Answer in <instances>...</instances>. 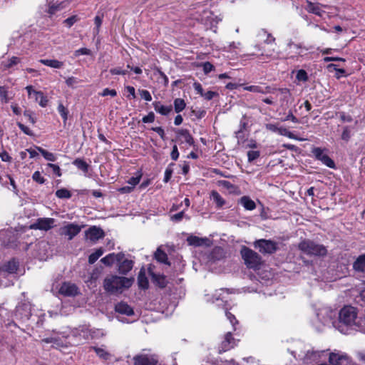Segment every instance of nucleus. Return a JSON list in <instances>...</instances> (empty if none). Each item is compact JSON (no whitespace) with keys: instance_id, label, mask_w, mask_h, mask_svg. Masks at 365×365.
I'll use <instances>...</instances> for the list:
<instances>
[{"instance_id":"obj_46","label":"nucleus","mask_w":365,"mask_h":365,"mask_svg":"<svg viewBox=\"0 0 365 365\" xmlns=\"http://www.w3.org/2000/svg\"><path fill=\"white\" fill-rule=\"evenodd\" d=\"M32 179L39 184H43L45 182V179L41 176V173L39 171H35L32 175Z\"/></svg>"},{"instance_id":"obj_42","label":"nucleus","mask_w":365,"mask_h":365,"mask_svg":"<svg viewBox=\"0 0 365 365\" xmlns=\"http://www.w3.org/2000/svg\"><path fill=\"white\" fill-rule=\"evenodd\" d=\"M58 111L60 113L61 116L63 118L64 123L67 120L68 118V110L67 109L63 106V104H59L58 106Z\"/></svg>"},{"instance_id":"obj_32","label":"nucleus","mask_w":365,"mask_h":365,"mask_svg":"<svg viewBox=\"0 0 365 365\" xmlns=\"http://www.w3.org/2000/svg\"><path fill=\"white\" fill-rule=\"evenodd\" d=\"M178 134L180 137H182L185 142H186L190 145L194 144V140L192 135L190 134L189 131L186 129H182L179 130Z\"/></svg>"},{"instance_id":"obj_15","label":"nucleus","mask_w":365,"mask_h":365,"mask_svg":"<svg viewBox=\"0 0 365 365\" xmlns=\"http://www.w3.org/2000/svg\"><path fill=\"white\" fill-rule=\"evenodd\" d=\"M85 234L86 239L93 242L104 237L103 230L96 226L91 227L88 230L86 231Z\"/></svg>"},{"instance_id":"obj_8","label":"nucleus","mask_w":365,"mask_h":365,"mask_svg":"<svg viewBox=\"0 0 365 365\" xmlns=\"http://www.w3.org/2000/svg\"><path fill=\"white\" fill-rule=\"evenodd\" d=\"M81 230V227L77 224L68 223L59 229L60 235L68 237V240H71Z\"/></svg>"},{"instance_id":"obj_53","label":"nucleus","mask_w":365,"mask_h":365,"mask_svg":"<svg viewBox=\"0 0 365 365\" xmlns=\"http://www.w3.org/2000/svg\"><path fill=\"white\" fill-rule=\"evenodd\" d=\"M17 125L25 134L30 136H32L34 135L33 132L29 129V128L24 125L21 123H17Z\"/></svg>"},{"instance_id":"obj_56","label":"nucleus","mask_w":365,"mask_h":365,"mask_svg":"<svg viewBox=\"0 0 365 365\" xmlns=\"http://www.w3.org/2000/svg\"><path fill=\"white\" fill-rule=\"evenodd\" d=\"M155 120V115L153 112H150L147 115L144 116L142 121L144 123H152Z\"/></svg>"},{"instance_id":"obj_24","label":"nucleus","mask_w":365,"mask_h":365,"mask_svg":"<svg viewBox=\"0 0 365 365\" xmlns=\"http://www.w3.org/2000/svg\"><path fill=\"white\" fill-rule=\"evenodd\" d=\"M39 62L53 68H61L63 66V62L56 59H40Z\"/></svg>"},{"instance_id":"obj_38","label":"nucleus","mask_w":365,"mask_h":365,"mask_svg":"<svg viewBox=\"0 0 365 365\" xmlns=\"http://www.w3.org/2000/svg\"><path fill=\"white\" fill-rule=\"evenodd\" d=\"M185 101L182 98H176L174 101V108L176 113L181 112L185 108Z\"/></svg>"},{"instance_id":"obj_1","label":"nucleus","mask_w":365,"mask_h":365,"mask_svg":"<svg viewBox=\"0 0 365 365\" xmlns=\"http://www.w3.org/2000/svg\"><path fill=\"white\" fill-rule=\"evenodd\" d=\"M339 322L353 329H363L362 319H357L356 309L352 306L344 307L339 313Z\"/></svg>"},{"instance_id":"obj_51","label":"nucleus","mask_w":365,"mask_h":365,"mask_svg":"<svg viewBox=\"0 0 365 365\" xmlns=\"http://www.w3.org/2000/svg\"><path fill=\"white\" fill-rule=\"evenodd\" d=\"M101 95L102 96H110L111 97H115L117 95V92L115 89H109L106 88L103 90Z\"/></svg>"},{"instance_id":"obj_11","label":"nucleus","mask_w":365,"mask_h":365,"mask_svg":"<svg viewBox=\"0 0 365 365\" xmlns=\"http://www.w3.org/2000/svg\"><path fill=\"white\" fill-rule=\"evenodd\" d=\"M121 258L117 262L118 272L121 274H127L133 269L134 262L132 259L126 258L124 253Z\"/></svg>"},{"instance_id":"obj_35","label":"nucleus","mask_w":365,"mask_h":365,"mask_svg":"<svg viewBox=\"0 0 365 365\" xmlns=\"http://www.w3.org/2000/svg\"><path fill=\"white\" fill-rule=\"evenodd\" d=\"M205 240L206 239L200 238L196 236H190L187 237L189 245L196 247L202 245Z\"/></svg>"},{"instance_id":"obj_21","label":"nucleus","mask_w":365,"mask_h":365,"mask_svg":"<svg viewBox=\"0 0 365 365\" xmlns=\"http://www.w3.org/2000/svg\"><path fill=\"white\" fill-rule=\"evenodd\" d=\"M353 268L356 272H365V254L359 255L353 264Z\"/></svg>"},{"instance_id":"obj_22","label":"nucleus","mask_w":365,"mask_h":365,"mask_svg":"<svg viewBox=\"0 0 365 365\" xmlns=\"http://www.w3.org/2000/svg\"><path fill=\"white\" fill-rule=\"evenodd\" d=\"M41 341L44 342V343H46V344L51 343L52 344V346L56 348V349H58L60 347H63L64 346H66V343H67V342H63L58 337H48V338H45V339H43L41 340Z\"/></svg>"},{"instance_id":"obj_7","label":"nucleus","mask_w":365,"mask_h":365,"mask_svg":"<svg viewBox=\"0 0 365 365\" xmlns=\"http://www.w3.org/2000/svg\"><path fill=\"white\" fill-rule=\"evenodd\" d=\"M134 365H157L158 357L155 354H140L133 359Z\"/></svg>"},{"instance_id":"obj_58","label":"nucleus","mask_w":365,"mask_h":365,"mask_svg":"<svg viewBox=\"0 0 365 365\" xmlns=\"http://www.w3.org/2000/svg\"><path fill=\"white\" fill-rule=\"evenodd\" d=\"M140 94L141 98H144L147 101H150L152 100V96L150 92L147 90L140 91Z\"/></svg>"},{"instance_id":"obj_41","label":"nucleus","mask_w":365,"mask_h":365,"mask_svg":"<svg viewBox=\"0 0 365 365\" xmlns=\"http://www.w3.org/2000/svg\"><path fill=\"white\" fill-rule=\"evenodd\" d=\"M93 349L95 350L96 354L101 359L104 360H108L110 359V354L106 351L103 348H98V347H94Z\"/></svg>"},{"instance_id":"obj_33","label":"nucleus","mask_w":365,"mask_h":365,"mask_svg":"<svg viewBox=\"0 0 365 365\" xmlns=\"http://www.w3.org/2000/svg\"><path fill=\"white\" fill-rule=\"evenodd\" d=\"M36 149L46 160L51 162H54L56 160V156L55 154L44 150L41 147H36Z\"/></svg>"},{"instance_id":"obj_49","label":"nucleus","mask_w":365,"mask_h":365,"mask_svg":"<svg viewBox=\"0 0 365 365\" xmlns=\"http://www.w3.org/2000/svg\"><path fill=\"white\" fill-rule=\"evenodd\" d=\"M79 20V18L74 15V16H72L68 19H66L65 21H64V24H66V26L68 27H71L76 22H77Z\"/></svg>"},{"instance_id":"obj_2","label":"nucleus","mask_w":365,"mask_h":365,"mask_svg":"<svg viewBox=\"0 0 365 365\" xmlns=\"http://www.w3.org/2000/svg\"><path fill=\"white\" fill-rule=\"evenodd\" d=\"M133 282L131 278L110 275L103 280V288L108 292L115 293L123 288H129Z\"/></svg>"},{"instance_id":"obj_29","label":"nucleus","mask_w":365,"mask_h":365,"mask_svg":"<svg viewBox=\"0 0 365 365\" xmlns=\"http://www.w3.org/2000/svg\"><path fill=\"white\" fill-rule=\"evenodd\" d=\"M211 198L216 204L217 208H221L225 204V200L217 191H212L211 192Z\"/></svg>"},{"instance_id":"obj_44","label":"nucleus","mask_w":365,"mask_h":365,"mask_svg":"<svg viewBox=\"0 0 365 365\" xmlns=\"http://www.w3.org/2000/svg\"><path fill=\"white\" fill-rule=\"evenodd\" d=\"M103 21V15H97L94 19V23L96 25V28H94L93 31L95 34H98L99 32V28L101 26Z\"/></svg>"},{"instance_id":"obj_57","label":"nucleus","mask_w":365,"mask_h":365,"mask_svg":"<svg viewBox=\"0 0 365 365\" xmlns=\"http://www.w3.org/2000/svg\"><path fill=\"white\" fill-rule=\"evenodd\" d=\"M140 178V175L132 177L128 180V182L131 185V187H133V188H134V187L139 183Z\"/></svg>"},{"instance_id":"obj_31","label":"nucleus","mask_w":365,"mask_h":365,"mask_svg":"<svg viewBox=\"0 0 365 365\" xmlns=\"http://www.w3.org/2000/svg\"><path fill=\"white\" fill-rule=\"evenodd\" d=\"M155 258L160 262L168 264L167 254L160 247L155 252Z\"/></svg>"},{"instance_id":"obj_62","label":"nucleus","mask_w":365,"mask_h":365,"mask_svg":"<svg viewBox=\"0 0 365 365\" xmlns=\"http://www.w3.org/2000/svg\"><path fill=\"white\" fill-rule=\"evenodd\" d=\"M171 158L173 160H177L179 157V152L177 148V145H174L173 148V150L170 153Z\"/></svg>"},{"instance_id":"obj_59","label":"nucleus","mask_w":365,"mask_h":365,"mask_svg":"<svg viewBox=\"0 0 365 365\" xmlns=\"http://www.w3.org/2000/svg\"><path fill=\"white\" fill-rule=\"evenodd\" d=\"M110 73L112 75H125L127 72L125 70H122L120 68H113L110 70Z\"/></svg>"},{"instance_id":"obj_23","label":"nucleus","mask_w":365,"mask_h":365,"mask_svg":"<svg viewBox=\"0 0 365 365\" xmlns=\"http://www.w3.org/2000/svg\"><path fill=\"white\" fill-rule=\"evenodd\" d=\"M155 110L161 115H167L172 111L171 106H165L159 101H155L153 103Z\"/></svg>"},{"instance_id":"obj_54","label":"nucleus","mask_w":365,"mask_h":365,"mask_svg":"<svg viewBox=\"0 0 365 365\" xmlns=\"http://www.w3.org/2000/svg\"><path fill=\"white\" fill-rule=\"evenodd\" d=\"M47 166L51 168L53 172L56 174L58 177L61 176V171L60 167L58 165L53 163H48Z\"/></svg>"},{"instance_id":"obj_16","label":"nucleus","mask_w":365,"mask_h":365,"mask_svg":"<svg viewBox=\"0 0 365 365\" xmlns=\"http://www.w3.org/2000/svg\"><path fill=\"white\" fill-rule=\"evenodd\" d=\"M94 331H91V330H88V329L85 327H82L79 329H76V331H73L72 336L73 337L78 338L76 342L78 344H82L85 341L89 339L91 336V338L93 337V334Z\"/></svg>"},{"instance_id":"obj_9","label":"nucleus","mask_w":365,"mask_h":365,"mask_svg":"<svg viewBox=\"0 0 365 365\" xmlns=\"http://www.w3.org/2000/svg\"><path fill=\"white\" fill-rule=\"evenodd\" d=\"M329 361L331 365H351L346 354L336 351L330 353Z\"/></svg>"},{"instance_id":"obj_4","label":"nucleus","mask_w":365,"mask_h":365,"mask_svg":"<svg viewBox=\"0 0 365 365\" xmlns=\"http://www.w3.org/2000/svg\"><path fill=\"white\" fill-rule=\"evenodd\" d=\"M299 249L308 255L325 256L327 253L326 247L322 245L315 243L309 240L302 241L299 245Z\"/></svg>"},{"instance_id":"obj_37","label":"nucleus","mask_w":365,"mask_h":365,"mask_svg":"<svg viewBox=\"0 0 365 365\" xmlns=\"http://www.w3.org/2000/svg\"><path fill=\"white\" fill-rule=\"evenodd\" d=\"M103 254V250L102 248L98 249L95 252L89 255L88 262L91 264L95 263Z\"/></svg>"},{"instance_id":"obj_13","label":"nucleus","mask_w":365,"mask_h":365,"mask_svg":"<svg viewBox=\"0 0 365 365\" xmlns=\"http://www.w3.org/2000/svg\"><path fill=\"white\" fill-rule=\"evenodd\" d=\"M315 158L322 161L323 164L330 168H333L335 166L334 162L319 148H315L312 151Z\"/></svg>"},{"instance_id":"obj_26","label":"nucleus","mask_w":365,"mask_h":365,"mask_svg":"<svg viewBox=\"0 0 365 365\" xmlns=\"http://www.w3.org/2000/svg\"><path fill=\"white\" fill-rule=\"evenodd\" d=\"M240 203L247 210H253L256 208L255 202L248 196H243L240 199Z\"/></svg>"},{"instance_id":"obj_52","label":"nucleus","mask_w":365,"mask_h":365,"mask_svg":"<svg viewBox=\"0 0 365 365\" xmlns=\"http://www.w3.org/2000/svg\"><path fill=\"white\" fill-rule=\"evenodd\" d=\"M19 62H20L19 58H18L16 56H13L8 61V63L5 65V66L6 68H11L13 66L18 64Z\"/></svg>"},{"instance_id":"obj_45","label":"nucleus","mask_w":365,"mask_h":365,"mask_svg":"<svg viewBox=\"0 0 365 365\" xmlns=\"http://www.w3.org/2000/svg\"><path fill=\"white\" fill-rule=\"evenodd\" d=\"M351 130L348 126L344 128L341 133V139L346 142L349 141L351 138Z\"/></svg>"},{"instance_id":"obj_28","label":"nucleus","mask_w":365,"mask_h":365,"mask_svg":"<svg viewBox=\"0 0 365 365\" xmlns=\"http://www.w3.org/2000/svg\"><path fill=\"white\" fill-rule=\"evenodd\" d=\"M29 309V306L26 304L18 307L16 309V315H19L24 320H27L31 317V314Z\"/></svg>"},{"instance_id":"obj_64","label":"nucleus","mask_w":365,"mask_h":365,"mask_svg":"<svg viewBox=\"0 0 365 365\" xmlns=\"http://www.w3.org/2000/svg\"><path fill=\"white\" fill-rule=\"evenodd\" d=\"M339 117H340V119L343 122H351L352 121L351 116L349 115H346L344 112H341L339 113Z\"/></svg>"},{"instance_id":"obj_50","label":"nucleus","mask_w":365,"mask_h":365,"mask_svg":"<svg viewBox=\"0 0 365 365\" xmlns=\"http://www.w3.org/2000/svg\"><path fill=\"white\" fill-rule=\"evenodd\" d=\"M91 51L90 49L86 48H79V49L75 51L74 56L76 57H77L80 55H91Z\"/></svg>"},{"instance_id":"obj_5","label":"nucleus","mask_w":365,"mask_h":365,"mask_svg":"<svg viewBox=\"0 0 365 365\" xmlns=\"http://www.w3.org/2000/svg\"><path fill=\"white\" fill-rule=\"evenodd\" d=\"M255 47L261 52L260 56L268 58H276L279 53L277 51V44L275 38H271L269 42L265 43L263 46L256 44Z\"/></svg>"},{"instance_id":"obj_60","label":"nucleus","mask_w":365,"mask_h":365,"mask_svg":"<svg viewBox=\"0 0 365 365\" xmlns=\"http://www.w3.org/2000/svg\"><path fill=\"white\" fill-rule=\"evenodd\" d=\"M278 91L283 96L282 100L286 101L287 98L290 96V92L288 88H279Z\"/></svg>"},{"instance_id":"obj_20","label":"nucleus","mask_w":365,"mask_h":365,"mask_svg":"<svg viewBox=\"0 0 365 365\" xmlns=\"http://www.w3.org/2000/svg\"><path fill=\"white\" fill-rule=\"evenodd\" d=\"M115 309L117 312L127 316H131L134 313L133 309L124 302H120L116 304Z\"/></svg>"},{"instance_id":"obj_3","label":"nucleus","mask_w":365,"mask_h":365,"mask_svg":"<svg viewBox=\"0 0 365 365\" xmlns=\"http://www.w3.org/2000/svg\"><path fill=\"white\" fill-rule=\"evenodd\" d=\"M240 255L247 267L253 269L259 268L262 260L258 253L246 246H242L240 250Z\"/></svg>"},{"instance_id":"obj_61","label":"nucleus","mask_w":365,"mask_h":365,"mask_svg":"<svg viewBox=\"0 0 365 365\" xmlns=\"http://www.w3.org/2000/svg\"><path fill=\"white\" fill-rule=\"evenodd\" d=\"M202 66H203V71L205 73H210L214 68L213 65L212 63H210V62L204 63Z\"/></svg>"},{"instance_id":"obj_14","label":"nucleus","mask_w":365,"mask_h":365,"mask_svg":"<svg viewBox=\"0 0 365 365\" xmlns=\"http://www.w3.org/2000/svg\"><path fill=\"white\" fill-rule=\"evenodd\" d=\"M26 89L30 97L34 98L41 107H46L48 103L46 97L44 96L41 91H37L33 89L31 86H26Z\"/></svg>"},{"instance_id":"obj_30","label":"nucleus","mask_w":365,"mask_h":365,"mask_svg":"<svg viewBox=\"0 0 365 365\" xmlns=\"http://www.w3.org/2000/svg\"><path fill=\"white\" fill-rule=\"evenodd\" d=\"M138 282L139 287L142 289H147L148 287V280L143 270H140L138 274Z\"/></svg>"},{"instance_id":"obj_34","label":"nucleus","mask_w":365,"mask_h":365,"mask_svg":"<svg viewBox=\"0 0 365 365\" xmlns=\"http://www.w3.org/2000/svg\"><path fill=\"white\" fill-rule=\"evenodd\" d=\"M73 164L85 173H88L89 165L83 160L81 158H77L73 162Z\"/></svg>"},{"instance_id":"obj_55","label":"nucleus","mask_w":365,"mask_h":365,"mask_svg":"<svg viewBox=\"0 0 365 365\" xmlns=\"http://www.w3.org/2000/svg\"><path fill=\"white\" fill-rule=\"evenodd\" d=\"M185 212L184 211H181L177 214H175L170 217L171 220L175 222H180L182 220L183 217H185Z\"/></svg>"},{"instance_id":"obj_47","label":"nucleus","mask_w":365,"mask_h":365,"mask_svg":"<svg viewBox=\"0 0 365 365\" xmlns=\"http://www.w3.org/2000/svg\"><path fill=\"white\" fill-rule=\"evenodd\" d=\"M260 153L257 150H250L247 152V158L249 162H252L259 158Z\"/></svg>"},{"instance_id":"obj_43","label":"nucleus","mask_w":365,"mask_h":365,"mask_svg":"<svg viewBox=\"0 0 365 365\" xmlns=\"http://www.w3.org/2000/svg\"><path fill=\"white\" fill-rule=\"evenodd\" d=\"M296 78L298 81L305 82L308 80V76L304 70H299L297 73Z\"/></svg>"},{"instance_id":"obj_40","label":"nucleus","mask_w":365,"mask_h":365,"mask_svg":"<svg viewBox=\"0 0 365 365\" xmlns=\"http://www.w3.org/2000/svg\"><path fill=\"white\" fill-rule=\"evenodd\" d=\"M307 10L309 12L313 13L314 14H317L318 16H322V10L319 5L314 4V3H309L307 5Z\"/></svg>"},{"instance_id":"obj_19","label":"nucleus","mask_w":365,"mask_h":365,"mask_svg":"<svg viewBox=\"0 0 365 365\" xmlns=\"http://www.w3.org/2000/svg\"><path fill=\"white\" fill-rule=\"evenodd\" d=\"M123 256V252H119V253H110V254H108V255H106V257H103L101 259V262L108 266V267H111L113 264H114L115 263H117L118 260H120Z\"/></svg>"},{"instance_id":"obj_39","label":"nucleus","mask_w":365,"mask_h":365,"mask_svg":"<svg viewBox=\"0 0 365 365\" xmlns=\"http://www.w3.org/2000/svg\"><path fill=\"white\" fill-rule=\"evenodd\" d=\"M56 195L61 199H68L71 197V193L67 189L61 188L56 192Z\"/></svg>"},{"instance_id":"obj_17","label":"nucleus","mask_w":365,"mask_h":365,"mask_svg":"<svg viewBox=\"0 0 365 365\" xmlns=\"http://www.w3.org/2000/svg\"><path fill=\"white\" fill-rule=\"evenodd\" d=\"M237 345L235 339L232 337L231 332H227L224 340L222 341L220 346L219 347V352H225L235 347Z\"/></svg>"},{"instance_id":"obj_36","label":"nucleus","mask_w":365,"mask_h":365,"mask_svg":"<svg viewBox=\"0 0 365 365\" xmlns=\"http://www.w3.org/2000/svg\"><path fill=\"white\" fill-rule=\"evenodd\" d=\"M8 93V89L6 87L0 86V101L2 103H7L10 101Z\"/></svg>"},{"instance_id":"obj_18","label":"nucleus","mask_w":365,"mask_h":365,"mask_svg":"<svg viewBox=\"0 0 365 365\" xmlns=\"http://www.w3.org/2000/svg\"><path fill=\"white\" fill-rule=\"evenodd\" d=\"M297 355V358L299 360L303 361V362L306 364H311L312 361H315L319 356V354L317 352L311 351L309 349H306L303 351H300V353H299Z\"/></svg>"},{"instance_id":"obj_25","label":"nucleus","mask_w":365,"mask_h":365,"mask_svg":"<svg viewBox=\"0 0 365 365\" xmlns=\"http://www.w3.org/2000/svg\"><path fill=\"white\" fill-rule=\"evenodd\" d=\"M244 90L253 93H269L273 92L274 89H272L269 86H267L264 89L263 88L259 86H245L244 88Z\"/></svg>"},{"instance_id":"obj_6","label":"nucleus","mask_w":365,"mask_h":365,"mask_svg":"<svg viewBox=\"0 0 365 365\" xmlns=\"http://www.w3.org/2000/svg\"><path fill=\"white\" fill-rule=\"evenodd\" d=\"M254 246L262 254L271 255L274 253L278 249L277 242L264 239L256 240L254 242Z\"/></svg>"},{"instance_id":"obj_63","label":"nucleus","mask_w":365,"mask_h":365,"mask_svg":"<svg viewBox=\"0 0 365 365\" xmlns=\"http://www.w3.org/2000/svg\"><path fill=\"white\" fill-rule=\"evenodd\" d=\"M78 83V81L75 77H69L66 79V83L68 86L72 87L74 84H76Z\"/></svg>"},{"instance_id":"obj_12","label":"nucleus","mask_w":365,"mask_h":365,"mask_svg":"<svg viewBox=\"0 0 365 365\" xmlns=\"http://www.w3.org/2000/svg\"><path fill=\"white\" fill-rule=\"evenodd\" d=\"M59 293L66 297H75L79 294L77 286L71 282H64L59 289Z\"/></svg>"},{"instance_id":"obj_48","label":"nucleus","mask_w":365,"mask_h":365,"mask_svg":"<svg viewBox=\"0 0 365 365\" xmlns=\"http://www.w3.org/2000/svg\"><path fill=\"white\" fill-rule=\"evenodd\" d=\"M277 133L281 135L287 136L289 138H293V134L290 131H289L287 128H283V127L278 128Z\"/></svg>"},{"instance_id":"obj_10","label":"nucleus","mask_w":365,"mask_h":365,"mask_svg":"<svg viewBox=\"0 0 365 365\" xmlns=\"http://www.w3.org/2000/svg\"><path fill=\"white\" fill-rule=\"evenodd\" d=\"M55 225V220L50 217L38 218L35 223H34L31 228L35 230H40L48 231L53 228Z\"/></svg>"},{"instance_id":"obj_27","label":"nucleus","mask_w":365,"mask_h":365,"mask_svg":"<svg viewBox=\"0 0 365 365\" xmlns=\"http://www.w3.org/2000/svg\"><path fill=\"white\" fill-rule=\"evenodd\" d=\"M257 38L259 43L264 42L265 43L269 42L271 38H274L264 29H260L257 34Z\"/></svg>"}]
</instances>
